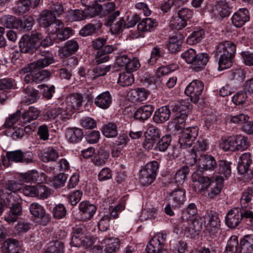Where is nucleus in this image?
Instances as JSON below:
<instances>
[{"instance_id":"f257e3e1","label":"nucleus","mask_w":253,"mask_h":253,"mask_svg":"<svg viewBox=\"0 0 253 253\" xmlns=\"http://www.w3.org/2000/svg\"><path fill=\"white\" fill-rule=\"evenodd\" d=\"M181 56L188 64L191 65L192 69L197 71L202 70L209 61L207 54L202 53L198 54L193 48L184 51Z\"/></svg>"},{"instance_id":"f03ea898","label":"nucleus","mask_w":253,"mask_h":253,"mask_svg":"<svg viewBox=\"0 0 253 253\" xmlns=\"http://www.w3.org/2000/svg\"><path fill=\"white\" fill-rule=\"evenodd\" d=\"M94 240V239L85 229L78 228L73 232L71 244L74 247L83 246L87 248L93 245Z\"/></svg>"},{"instance_id":"7ed1b4c3","label":"nucleus","mask_w":253,"mask_h":253,"mask_svg":"<svg viewBox=\"0 0 253 253\" xmlns=\"http://www.w3.org/2000/svg\"><path fill=\"white\" fill-rule=\"evenodd\" d=\"M159 164L156 161L148 163L140 171V182L144 186H148L155 180Z\"/></svg>"},{"instance_id":"20e7f679","label":"nucleus","mask_w":253,"mask_h":253,"mask_svg":"<svg viewBox=\"0 0 253 253\" xmlns=\"http://www.w3.org/2000/svg\"><path fill=\"white\" fill-rule=\"evenodd\" d=\"M215 177V176H214L211 179L204 176L202 170L200 169L195 170L192 175V180L193 182L192 187L194 190L198 193L206 191L212 184V182L214 180Z\"/></svg>"},{"instance_id":"39448f33","label":"nucleus","mask_w":253,"mask_h":253,"mask_svg":"<svg viewBox=\"0 0 253 253\" xmlns=\"http://www.w3.org/2000/svg\"><path fill=\"white\" fill-rule=\"evenodd\" d=\"M187 106L180 103H176L172 107V110L175 112L170 125L176 130L183 128L185 125V121L187 118Z\"/></svg>"},{"instance_id":"423d86ee","label":"nucleus","mask_w":253,"mask_h":253,"mask_svg":"<svg viewBox=\"0 0 253 253\" xmlns=\"http://www.w3.org/2000/svg\"><path fill=\"white\" fill-rule=\"evenodd\" d=\"M204 220V225L211 236H214L220 230V219L216 213L211 211L207 213L201 220Z\"/></svg>"},{"instance_id":"0eeeda50","label":"nucleus","mask_w":253,"mask_h":253,"mask_svg":"<svg viewBox=\"0 0 253 253\" xmlns=\"http://www.w3.org/2000/svg\"><path fill=\"white\" fill-rule=\"evenodd\" d=\"M199 133V128L197 126L187 127L182 131L179 136V143L180 147L183 149L190 147Z\"/></svg>"},{"instance_id":"6e6552de","label":"nucleus","mask_w":253,"mask_h":253,"mask_svg":"<svg viewBox=\"0 0 253 253\" xmlns=\"http://www.w3.org/2000/svg\"><path fill=\"white\" fill-rule=\"evenodd\" d=\"M203 89L204 84L202 82L195 80L187 85L185 90V93L190 97L191 101L196 103L198 102Z\"/></svg>"},{"instance_id":"1a4fd4ad","label":"nucleus","mask_w":253,"mask_h":253,"mask_svg":"<svg viewBox=\"0 0 253 253\" xmlns=\"http://www.w3.org/2000/svg\"><path fill=\"white\" fill-rule=\"evenodd\" d=\"M35 35L31 37L25 35L22 37L19 42V47L21 52L33 53L37 49L38 45L36 43Z\"/></svg>"},{"instance_id":"9d476101","label":"nucleus","mask_w":253,"mask_h":253,"mask_svg":"<svg viewBox=\"0 0 253 253\" xmlns=\"http://www.w3.org/2000/svg\"><path fill=\"white\" fill-rule=\"evenodd\" d=\"M6 157L8 161L3 156H1V159L2 165L5 167L8 166V163L10 161L16 163L22 162L26 164L30 163L32 162L31 159L25 158L23 152L20 150L7 152Z\"/></svg>"},{"instance_id":"9b49d317","label":"nucleus","mask_w":253,"mask_h":253,"mask_svg":"<svg viewBox=\"0 0 253 253\" xmlns=\"http://www.w3.org/2000/svg\"><path fill=\"white\" fill-rule=\"evenodd\" d=\"M166 235L159 233L155 236L147 245L146 251L148 253H158L163 250Z\"/></svg>"},{"instance_id":"f8f14e48","label":"nucleus","mask_w":253,"mask_h":253,"mask_svg":"<svg viewBox=\"0 0 253 253\" xmlns=\"http://www.w3.org/2000/svg\"><path fill=\"white\" fill-rule=\"evenodd\" d=\"M83 97L80 93H73L68 96L64 106L71 117L75 110L80 107L83 101Z\"/></svg>"},{"instance_id":"ddd939ff","label":"nucleus","mask_w":253,"mask_h":253,"mask_svg":"<svg viewBox=\"0 0 253 253\" xmlns=\"http://www.w3.org/2000/svg\"><path fill=\"white\" fill-rule=\"evenodd\" d=\"M46 116L50 119L53 120L58 118L60 120L66 121L70 119V114L67 111L64 105L60 107L54 106L49 109L46 113Z\"/></svg>"},{"instance_id":"4468645a","label":"nucleus","mask_w":253,"mask_h":253,"mask_svg":"<svg viewBox=\"0 0 253 253\" xmlns=\"http://www.w3.org/2000/svg\"><path fill=\"white\" fill-rule=\"evenodd\" d=\"M241 210L234 208L229 211L225 218V223L227 226L234 228L242 222Z\"/></svg>"},{"instance_id":"2eb2a0df","label":"nucleus","mask_w":253,"mask_h":253,"mask_svg":"<svg viewBox=\"0 0 253 253\" xmlns=\"http://www.w3.org/2000/svg\"><path fill=\"white\" fill-rule=\"evenodd\" d=\"M22 189V185L19 183L14 181H8L5 185V190L7 191L8 198L7 201H19L20 200V196L17 194Z\"/></svg>"},{"instance_id":"dca6fc26","label":"nucleus","mask_w":253,"mask_h":253,"mask_svg":"<svg viewBox=\"0 0 253 253\" xmlns=\"http://www.w3.org/2000/svg\"><path fill=\"white\" fill-rule=\"evenodd\" d=\"M249 11L246 8H240L232 17V23L237 27L240 28L249 21Z\"/></svg>"},{"instance_id":"f3484780","label":"nucleus","mask_w":253,"mask_h":253,"mask_svg":"<svg viewBox=\"0 0 253 253\" xmlns=\"http://www.w3.org/2000/svg\"><path fill=\"white\" fill-rule=\"evenodd\" d=\"M11 200L12 202H10V201H4L6 204L12 206L10 211L5 217V220L9 223L15 222L17 219V217L22 213V208L19 201Z\"/></svg>"},{"instance_id":"a211bd4d","label":"nucleus","mask_w":253,"mask_h":253,"mask_svg":"<svg viewBox=\"0 0 253 253\" xmlns=\"http://www.w3.org/2000/svg\"><path fill=\"white\" fill-rule=\"evenodd\" d=\"M196 163H197L198 167L203 170H212L216 166L214 158L208 154L201 155Z\"/></svg>"},{"instance_id":"6ab92c4d","label":"nucleus","mask_w":253,"mask_h":253,"mask_svg":"<svg viewBox=\"0 0 253 253\" xmlns=\"http://www.w3.org/2000/svg\"><path fill=\"white\" fill-rule=\"evenodd\" d=\"M169 197L170 203L172 207H178L182 205L185 201V191L182 188H177L169 194Z\"/></svg>"},{"instance_id":"aec40b11","label":"nucleus","mask_w":253,"mask_h":253,"mask_svg":"<svg viewBox=\"0 0 253 253\" xmlns=\"http://www.w3.org/2000/svg\"><path fill=\"white\" fill-rule=\"evenodd\" d=\"M149 95V92L145 88L131 89L128 94V99L132 102H139L145 100Z\"/></svg>"},{"instance_id":"412c9836","label":"nucleus","mask_w":253,"mask_h":253,"mask_svg":"<svg viewBox=\"0 0 253 253\" xmlns=\"http://www.w3.org/2000/svg\"><path fill=\"white\" fill-rule=\"evenodd\" d=\"M140 66L139 60L137 57L130 59L127 57V86L131 85L134 82L133 75L131 73L137 71Z\"/></svg>"},{"instance_id":"4be33fe9","label":"nucleus","mask_w":253,"mask_h":253,"mask_svg":"<svg viewBox=\"0 0 253 253\" xmlns=\"http://www.w3.org/2000/svg\"><path fill=\"white\" fill-rule=\"evenodd\" d=\"M153 110L154 108L152 105H145L139 107L134 113L133 117L135 119L144 121L151 116Z\"/></svg>"},{"instance_id":"5701e85b","label":"nucleus","mask_w":253,"mask_h":253,"mask_svg":"<svg viewBox=\"0 0 253 253\" xmlns=\"http://www.w3.org/2000/svg\"><path fill=\"white\" fill-rule=\"evenodd\" d=\"M79 209L86 219H90L96 211L95 205L86 201H82L80 203Z\"/></svg>"},{"instance_id":"b1692460","label":"nucleus","mask_w":253,"mask_h":253,"mask_svg":"<svg viewBox=\"0 0 253 253\" xmlns=\"http://www.w3.org/2000/svg\"><path fill=\"white\" fill-rule=\"evenodd\" d=\"M112 103V96L108 91L103 92L95 98L94 104L102 109H108Z\"/></svg>"},{"instance_id":"393cba45","label":"nucleus","mask_w":253,"mask_h":253,"mask_svg":"<svg viewBox=\"0 0 253 253\" xmlns=\"http://www.w3.org/2000/svg\"><path fill=\"white\" fill-rule=\"evenodd\" d=\"M170 111L167 106H164L159 108L153 116L154 121L157 123H163L167 121L170 116Z\"/></svg>"},{"instance_id":"a878e982","label":"nucleus","mask_w":253,"mask_h":253,"mask_svg":"<svg viewBox=\"0 0 253 253\" xmlns=\"http://www.w3.org/2000/svg\"><path fill=\"white\" fill-rule=\"evenodd\" d=\"M55 19V16L50 10H44L41 12L37 21L41 26L46 28Z\"/></svg>"},{"instance_id":"bb28decb","label":"nucleus","mask_w":253,"mask_h":253,"mask_svg":"<svg viewBox=\"0 0 253 253\" xmlns=\"http://www.w3.org/2000/svg\"><path fill=\"white\" fill-rule=\"evenodd\" d=\"M208 148V144L206 140L203 138L200 137L192 149L191 156L193 159V163H191V165L196 163V159L198 155L197 153H199V154H200V152L205 151L207 150Z\"/></svg>"},{"instance_id":"cd10ccee","label":"nucleus","mask_w":253,"mask_h":253,"mask_svg":"<svg viewBox=\"0 0 253 253\" xmlns=\"http://www.w3.org/2000/svg\"><path fill=\"white\" fill-rule=\"evenodd\" d=\"M65 135L70 142L76 143L82 140L84 133L81 128L73 127L67 129Z\"/></svg>"},{"instance_id":"c85d7f7f","label":"nucleus","mask_w":253,"mask_h":253,"mask_svg":"<svg viewBox=\"0 0 253 253\" xmlns=\"http://www.w3.org/2000/svg\"><path fill=\"white\" fill-rule=\"evenodd\" d=\"M252 160L249 153H244L240 157L238 161V169L241 174L246 172L250 166Z\"/></svg>"},{"instance_id":"c756f323","label":"nucleus","mask_w":253,"mask_h":253,"mask_svg":"<svg viewBox=\"0 0 253 253\" xmlns=\"http://www.w3.org/2000/svg\"><path fill=\"white\" fill-rule=\"evenodd\" d=\"M54 62V59L51 55H47L43 56L36 62L28 65L27 69L30 70L36 68H43L48 66Z\"/></svg>"},{"instance_id":"7c9ffc66","label":"nucleus","mask_w":253,"mask_h":253,"mask_svg":"<svg viewBox=\"0 0 253 253\" xmlns=\"http://www.w3.org/2000/svg\"><path fill=\"white\" fill-rule=\"evenodd\" d=\"M2 249L4 253L19 252L21 250L20 243L16 239L9 238L3 242Z\"/></svg>"},{"instance_id":"2f4dec72","label":"nucleus","mask_w":253,"mask_h":253,"mask_svg":"<svg viewBox=\"0 0 253 253\" xmlns=\"http://www.w3.org/2000/svg\"><path fill=\"white\" fill-rule=\"evenodd\" d=\"M102 244H104V251L106 253H113L120 247L119 240L115 237L105 238L103 239Z\"/></svg>"},{"instance_id":"473e14b6","label":"nucleus","mask_w":253,"mask_h":253,"mask_svg":"<svg viewBox=\"0 0 253 253\" xmlns=\"http://www.w3.org/2000/svg\"><path fill=\"white\" fill-rule=\"evenodd\" d=\"M223 180L221 177L216 176L214 180L212 182L211 185V188L208 192V197L210 199H213L220 193L222 188Z\"/></svg>"},{"instance_id":"72a5a7b5","label":"nucleus","mask_w":253,"mask_h":253,"mask_svg":"<svg viewBox=\"0 0 253 253\" xmlns=\"http://www.w3.org/2000/svg\"><path fill=\"white\" fill-rule=\"evenodd\" d=\"M157 22L150 18H144L137 25L139 31L147 32L153 31L157 26Z\"/></svg>"},{"instance_id":"f704fd0d","label":"nucleus","mask_w":253,"mask_h":253,"mask_svg":"<svg viewBox=\"0 0 253 253\" xmlns=\"http://www.w3.org/2000/svg\"><path fill=\"white\" fill-rule=\"evenodd\" d=\"M40 111L34 106H30L28 110L25 111L21 117V122L23 123L30 122L36 120L39 116Z\"/></svg>"},{"instance_id":"c9c22d12","label":"nucleus","mask_w":253,"mask_h":253,"mask_svg":"<svg viewBox=\"0 0 253 253\" xmlns=\"http://www.w3.org/2000/svg\"><path fill=\"white\" fill-rule=\"evenodd\" d=\"M59 157L58 152L52 147L43 149L41 153L40 158L43 162L55 161Z\"/></svg>"},{"instance_id":"e433bc0d","label":"nucleus","mask_w":253,"mask_h":253,"mask_svg":"<svg viewBox=\"0 0 253 253\" xmlns=\"http://www.w3.org/2000/svg\"><path fill=\"white\" fill-rule=\"evenodd\" d=\"M230 8L228 2L221 1L218 2L213 9V14L215 16L225 17L230 13Z\"/></svg>"},{"instance_id":"4c0bfd02","label":"nucleus","mask_w":253,"mask_h":253,"mask_svg":"<svg viewBox=\"0 0 253 253\" xmlns=\"http://www.w3.org/2000/svg\"><path fill=\"white\" fill-rule=\"evenodd\" d=\"M240 246L244 253H253V235L245 236L240 241Z\"/></svg>"},{"instance_id":"58836bf2","label":"nucleus","mask_w":253,"mask_h":253,"mask_svg":"<svg viewBox=\"0 0 253 253\" xmlns=\"http://www.w3.org/2000/svg\"><path fill=\"white\" fill-rule=\"evenodd\" d=\"M234 151H244L248 148L249 142L246 137L242 135L233 136Z\"/></svg>"},{"instance_id":"ea45409f","label":"nucleus","mask_w":253,"mask_h":253,"mask_svg":"<svg viewBox=\"0 0 253 253\" xmlns=\"http://www.w3.org/2000/svg\"><path fill=\"white\" fill-rule=\"evenodd\" d=\"M236 49V45L230 41H225L218 45V52L226 53L227 55L233 56Z\"/></svg>"},{"instance_id":"a19ab883","label":"nucleus","mask_w":253,"mask_h":253,"mask_svg":"<svg viewBox=\"0 0 253 253\" xmlns=\"http://www.w3.org/2000/svg\"><path fill=\"white\" fill-rule=\"evenodd\" d=\"M238 237L232 236L229 239L224 253H240Z\"/></svg>"},{"instance_id":"79ce46f5","label":"nucleus","mask_w":253,"mask_h":253,"mask_svg":"<svg viewBox=\"0 0 253 253\" xmlns=\"http://www.w3.org/2000/svg\"><path fill=\"white\" fill-rule=\"evenodd\" d=\"M40 69L37 67L35 69L28 70L26 66L23 68V70L25 72L32 71V72L35 73V75L36 83H39L48 79L50 76V73L48 71L45 70L40 71Z\"/></svg>"},{"instance_id":"37998d69","label":"nucleus","mask_w":253,"mask_h":253,"mask_svg":"<svg viewBox=\"0 0 253 253\" xmlns=\"http://www.w3.org/2000/svg\"><path fill=\"white\" fill-rule=\"evenodd\" d=\"M101 27L99 23H89L85 25L80 31V34L84 37H86L95 33Z\"/></svg>"},{"instance_id":"c03bdc74","label":"nucleus","mask_w":253,"mask_h":253,"mask_svg":"<svg viewBox=\"0 0 253 253\" xmlns=\"http://www.w3.org/2000/svg\"><path fill=\"white\" fill-rule=\"evenodd\" d=\"M39 177V173L36 170H32L19 174V179L23 182H36Z\"/></svg>"},{"instance_id":"a18cd8bd","label":"nucleus","mask_w":253,"mask_h":253,"mask_svg":"<svg viewBox=\"0 0 253 253\" xmlns=\"http://www.w3.org/2000/svg\"><path fill=\"white\" fill-rule=\"evenodd\" d=\"M242 222L248 225L249 228L253 231V211L249 209L241 210Z\"/></svg>"},{"instance_id":"49530a36","label":"nucleus","mask_w":253,"mask_h":253,"mask_svg":"<svg viewBox=\"0 0 253 253\" xmlns=\"http://www.w3.org/2000/svg\"><path fill=\"white\" fill-rule=\"evenodd\" d=\"M182 39L180 36H173L169 38L168 48L171 52H176L180 50Z\"/></svg>"},{"instance_id":"de8ad7c7","label":"nucleus","mask_w":253,"mask_h":253,"mask_svg":"<svg viewBox=\"0 0 253 253\" xmlns=\"http://www.w3.org/2000/svg\"><path fill=\"white\" fill-rule=\"evenodd\" d=\"M205 32L203 30L194 31L187 39V43L189 45H194L200 42L204 38Z\"/></svg>"},{"instance_id":"09e8293b","label":"nucleus","mask_w":253,"mask_h":253,"mask_svg":"<svg viewBox=\"0 0 253 253\" xmlns=\"http://www.w3.org/2000/svg\"><path fill=\"white\" fill-rule=\"evenodd\" d=\"M190 169L188 166H184L180 168L174 175V182L177 184H182L184 182Z\"/></svg>"},{"instance_id":"8fccbe9b","label":"nucleus","mask_w":253,"mask_h":253,"mask_svg":"<svg viewBox=\"0 0 253 253\" xmlns=\"http://www.w3.org/2000/svg\"><path fill=\"white\" fill-rule=\"evenodd\" d=\"M232 56L227 55L226 53H221L218 62V71H222L230 67L232 65Z\"/></svg>"},{"instance_id":"3c124183","label":"nucleus","mask_w":253,"mask_h":253,"mask_svg":"<svg viewBox=\"0 0 253 253\" xmlns=\"http://www.w3.org/2000/svg\"><path fill=\"white\" fill-rule=\"evenodd\" d=\"M253 197V189L248 188L243 192L241 198L240 203L242 208L249 207Z\"/></svg>"},{"instance_id":"603ef678","label":"nucleus","mask_w":253,"mask_h":253,"mask_svg":"<svg viewBox=\"0 0 253 253\" xmlns=\"http://www.w3.org/2000/svg\"><path fill=\"white\" fill-rule=\"evenodd\" d=\"M178 68L176 64H172L168 66H161L157 69L156 72V76L161 78L170 74Z\"/></svg>"},{"instance_id":"864d4df0","label":"nucleus","mask_w":253,"mask_h":253,"mask_svg":"<svg viewBox=\"0 0 253 253\" xmlns=\"http://www.w3.org/2000/svg\"><path fill=\"white\" fill-rule=\"evenodd\" d=\"M30 211L31 213L36 217L42 218L45 215V210L40 204L37 203H33L30 205Z\"/></svg>"},{"instance_id":"5fc2aeb1","label":"nucleus","mask_w":253,"mask_h":253,"mask_svg":"<svg viewBox=\"0 0 253 253\" xmlns=\"http://www.w3.org/2000/svg\"><path fill=\"white\" fill-rule=\"evenodd\" d=\"M164 54L163 48L158 46L154 47L151 52V57L148 60V63L150 65H154L157 60L161 57Z\"/></svg>"},{"instance_id":"6e6d98bb","label":"nucleus","mask_w":253,"mask_h":253,"mask_svg":"<svg viewBox=\"0 0 253 253\" xmlns=\"http://www.w3.org/2000/svg\"><path fill=\"white\" fill-rule=\"evenodd\" d=\"M35 37L36 40V43L38 44L37 45L38 48L41 46L43 47H47L53 44V42L51 38L48 36H46L44 37L40 33H35Z\"/></svg>"},{"instance_id":"4d7b16f0","label":"nucleus","mask_w":253,"mask_h":253,"mask_svg":"<svg viewBox=\"0 0 253 253\" xmlns=\"http://www.w3.org/2000/svg\"><path fill=\"white\" fill-rule=\"evenodd\" d=\"M102 133L107 137H114L118 134L117 126L115 124L109 123L105 125Z\"/></svg>"},{"instance_id":"13d9d810","label":"nucleus","mask_w":253,"mask_h":253,"mask_svg":"<svg viewBox=\"0 0 253 253\" xmlns=\"http://www.w3.org/2000/svg\"><path fill=\"white\" fill-rule=\"evenodd\" d=\"M3 18L6 27L19 29L21 23L20 19L9 15L4 16Z\"/></svg>"},{"instance_id":"bf43d9fd","label":"nucleus","mask_w":253,"mask_h":253,"mask_svg":"<svg viewBox=\"0 0 253 253\" xmlns=\"http://www.w3.org/2000/svg\"><path fill=\"white\" fill-rule=\"evenodd\" d=\"M197 209L195 204H190L185 210L182 212V217L183 219L189 220L196 215Z\"/></svg>"},{"instance_id":"052dcab7","label":"nucleus","mask_w":253,"mask_h":253,"mask_svg":"<svg viewBox=\"0 0 253 253\" xmlns=\"http://www.w3.org/2000/svg\"><path fill=\"white\" fill-rule=\"evenodd\" d=\"M26 98V102L31 104L35 102L38 99V92L32 87H28L24 89Z\"/></svg>"},{"instance_id":"680f3d73","label":"nucleus","mask_w":253,"mask_h":253,"mask_svg":"<svg viewBox=\"0 0 253 253\" xmlns=\"http://www.w3.org/2000/svg\"><path fill=\"white\" fill-rule=\"evenodd\" d=\"M249 117L243 113L236 115H229L227 117V121L236 124H242L249 121Z\"/></svg>"},{"instance_id":"e2e57ef3","label":"nucleus","mask_w":253,"mask_h":253,"mask_svg":"<svg viewBox=\"0 0 253 253\" xmlns=\"http://www.w3.org/2000/svg\"><path fill=\"white\" fill-rule=\"evenodd\" d=\"M20 26L19 29L26 31H30L35 23V19L32 16H26L23 20L20 19Z\"/></svg>"},{"instance_id":"0e129e2a","label":"nucleus","mask_w":253,"mask_h":253,"mask_svg":"<svg viewBox=\"0 0 253 253\" xmlns=\"http://www.w3.org/2000/svg\"><path fill=\"white\" fill-rule=\"evenodd\" d=\"M67 16L69 20L71 21H77L84 20L85 18V15L84 11L79 10H71L67 13Z\"/></svg>"},{"instance_id":"69168bd1","label":"nucleus","mask_w":253,"mask_h":253,"mask_svg":"<svg viewBox=\"0 0 253 253\" xmlns=\"http://www.w3.org/2000/svg\"><path fill=\"white\" fill-rule=\"evenodd\" d=\"M219 148L224 151H234V146L233 140V137L228 139L222 138L219 142Z\"/></svg>"},{"instance_id":"338daca9","label":"nucleus","mask_w":253,"mask_h":253,"mask_svg":"<svg viewBox=\"0 0 253 253\" xmlns=\"http://www.w3.org/2000/svg\"><path fill=\"white\" fill-rule=\"evenodd\" d=\"M171 141L170 135L169 134L165 135L158 142L156 148L160 151L165 152L169 146Z\"/></svg>"},{"instance_id":"774afa93","label":"nucleus","mask_w":253,"mask_h":253,"mask_svg":"<svg viewBox=\"0 0 253 253\" xmlns=\"http://www.w3.org/2000/svg\"><path fill=\"white\" fill-rule=\"evenodd\" d=\"M63 243L60 241H57L51 243L47 248L45 253H63Z\"/></svg>"}]
</instances>
